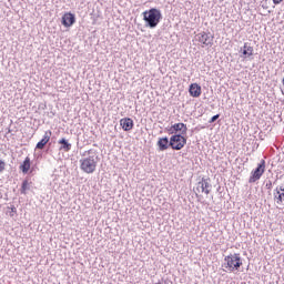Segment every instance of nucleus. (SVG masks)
Wrapping results in <instances>:
<instances>
[{"label": "nucleus", "instance_id": "1", "mask_svg": "<svg viewBox=\"0 0 284 284\" xmlns=\"http://www.w3.org/2000/svg\"><path fill=\"white\" fill-rule=\"evenodd\" d=\"M87 154H89L88 158L80 160V169L85 174H94V172H97V165L100 161L98 152L91 149L87 151Z\"/></svg>", "mask_w": 284, "mask_h": 284}, {"label": "nucleus", "instance_id": "2", "mask_svg": "<svg viewBox=\"0 0 284 284\" xmlns=\"http://www.w3.org/2000/svg\"><path fill=\"white\" fill-rule=\"evenodd\" d=\"M143 21L145 23V28H150L154 30L159 23H161V19H163V14L156 8H151L142 13Z\"/></svg>", "mask_w": 284, "mask_h": 284}, {"label": "nucleus", "instance_id": "3", "mask_svg": "<svg viewBox=\"0 0 284 284\" xmlns=\"http://www.w3.org/2000/svg\"><path fill=\"white\" fill-rule=\"evenodd\" d=\"M243 265V260L241 258L240 253L230 254L224 257V263L222 267H225L229 272H239Z\"/></svg>", "mask_w": 284, "mask_h": 284}, {"label": "nucleus", "instance_id": "4", "mask_svg": "<svg viewBox=\"0 0 284 284\" xmlns=\"http://www.w3.org/2000/svg\"><path fill=\"white\" fill-rule=\"evenodd\" d=\"M170 145L172 150H183L187 145V138L182 134H173L170 138Z\"/></svg>", "mask_w": 284, "mask_h": 284}, {"label": "nucleus", "instance_id": "5", "mask_svg": "<svg viewBox=\"0 0 284 284\" xmlns=\"http://www.w3.org/2000/svg\"><path fill=\"white\" fill-rule=\"evenodd\" d=\"M263 174H265V160H261L255 170L251 172L248 183H256V181L261 180V176H263Z\"/></svg>", "mask_w": 284, "mask_h": 284}, {"label": "nucleus", "instance_id": "6", "mask_svg": "<svg viewBox=\"0 0 284 284\" xmlns=\"http://www.w3.org/2000/svg\"><path fill=\"white\" fill-rule=\"evenodd\" d=\"M169 134H181L182 136L187 135V124L180 122L171 125L170 129H166Z\"/></svg>", "mask_w": 284, "mask_h": 284}, {"label": "nucleus", "instance_id": "7", "mask_svg": "<svg viewBox=\"0 0 284 284\" xmlns=\"http://www.w3.org/2000/svg\"><path fill=\"white\" fill-rule=\"evenodd\" d=\"M197 41L200 43H203V45H207L209 48H212L214 45V36L211 33H206L205 31L196 34Z\"/></svg>", "mask_w": 284, "mask_h": 284}, {"label": "nucleus", "instance_id": "8", "mask_svg": "<svg viewBox=\"0 0 284 284\" xmlns=\"http://www.w3.org/2000/svg\"><path fill=\"white\" fill-rule=\"evenodd\" d=\"M77 23V16L72 12H67L61 18V24L64 28H72V24Z\"/></svg>", "mask_w": 284, "mask_h": 284}, {"label": "nucleus", "instance_id": "9", "mask_svg": "<svg viewBox=\"0 0 284 284\" xmlns=\"http://www.w3.org/2000/svg\"><path fill=\"white\" fill-rule=\"evenodd\" d=\"M210 187H212V184H210V178H202V181L197 183L196 190L197 192H205L206 194H210Z\"/></svg>", "mask_w": 284, "mask_h": 284}, {"label": "nucleus", "instance_id": "10", "mask_svg": "<svg viewBox=\"0 0 284 284\" xmlns=\"http://www.w3.org/2000/svg\"><path fill=\"white\" fill-rule=\"evenodd\" d=\"M50 136H52V131H45L43 139L37 143L36 150H44L45 145L50 142Z\"/></svg>", "mask_w": 284, "mask_h": 284}, {"label": "nucleus", "instance_id": "11", "mask_svg": "<svg viewBox=\"0 0 284 284\" xmlns=\"http://www.w3.org/2000/svg\"><path fill=\"white\" fill-rule=\"evenodd\" d=\"M120 125L124 132H130L134 128V120L131 118H123L120 120Z\"/></svg>", "mask_w": 284, "mask_h": 284}, {"label": "nucleus", "instance_id": "12", "mask_svg": "<svg viewBox=\"0 0 284 284\" xmlns=\"http://www.w3.org/2000/svg\"><path fill=\"white\" fill-rule=\"evenodd\" d=\"M156 145H158V150L160 152H165V150H168L169 148H171L170 145V139L168 136H164V138H159L158 142H156Z\"/></svg>", "mask_w": 284, "mask_h": 284}, {"label": "nucleus", "instance_id": "13", "mask_svg": "<svg viewBox=\"0 0 284 284\" xmlns=\"http://www.w3.org/2000/svg\"><path fill=\"white\" fill-rule=\"evenodd\" d=\"M241 52L244 59H250V57H254V47H251V44L246 42L243 48H241Z\"/></svg>", "mask_w": 284, "mask_h": 284}, {"label": "nucleus", "instance_id": "14", "mask_svg": "<svg viewBox=\"0 0 284 284\" xmlns=\"http://www.w3.org/2000/svg\"><path fill=\"white\" fill-rule=\"evenodd\" d=\"M189 94L194 99H199V97H201V85H199L197 83H192L189 87Z\"/></svg>", "mask_w": 284, "mask_h": 284}, {"label": "nucleus", "instance_id": "15", "mask_svg": "<svg viewBox=\"0 0 284 284\" xmlns=\"http://www.w3.org/2000/svg\"><path fill=\"white\" fill-rule=\"evenodd\" d=\"M273 199L277 205H284V192L275 189L273 192Z\"/></svg>", "mask_w": 284, "mask_h": 284}, {"label": "nucleus", "instance_id": "16", "mask_svg": "<svg viewBox=\"0 0 284 284\" xmlns=\"http://www.w3.org/2000/svg\"><path fill=\"white\" fill-rule=\"evenodd\" d=\"M60 145V150H63V152H70L72 150V144L65 140V138H62L58 141Z\"/></svg>", "mask_w": 284, "mask_h": 284}, {"label": "nucleus", "instance_id": "17", "mask_svg": "<svg viewBox=\"0 0 284 284\" xmlns=\"http://www.w3.org/2000/svg\"><path fill=\"white\" fill-rule=\"evenodd\" d=\"M30 158L27 156L24 161L20 164V170L22 171V174H28V172H30Z\"/></svg>", "mask_w": 284, "mask_h": 284}, {"label": "nucleus", "instance_id": "18", "mask_svg": "<svg viewBox=\"0 0 284 284\" xmlns=\"http://www.w3.org/2000/svg\"><path fill=\"white\" fill-rule=\"evenodd\" d=\"M28 190H30V182L28 180H23L20 189L21 194H27Z\"/></svg>", "mask_w": 284, "mask_h": 284}, {"label": "nucleus", "instance_id": "19", "mask_svg": "<svg viewBox=\"0 0 284 284\" xmlns=\"http://www.w3.org/2000/svg\"><path fill=\"white\" fill-rule=\"evenodd\" d=\"M220 118H221V114H215L210 119L209 123H216V121H219Z\"/></svg>", "mask_w": 284, "mask_h": 284}, {"label": "nucleus", "instance_id": "20", "mask_svg": "<svg viewBox=\"0 0 284 284\" xmlns=\"http://www.w3.org/2000/svg\"><path fill=\"white\" fill-rule=\"evenodd\" d=\"M3 170H6V162H3V160H0V173L3 172Z\"/></svg>", "mask_w": 284, "mask_h": 284}, {"label": "nucleus", "instance_id": "21", "mask_svg": "<svg viewBox=\"0 0 284 284\" xmlns=\"http://www.w3.org/2000/svg\"><path fill=\"white\" fill-rule=\"evenodd\" d=\"M266 190H272V181H267L265 184Z\"/></svg>", "mask_w": 284, "mask_h": 284}, {"label": "nucleus", "instance_id": "22", "mask_svg": "<svg viewBox=\"0 0 284 284\" xmlns=\"http://www.w3.org/2000/svg\"><path fill=\"white\" fill-rule=\"evenodd\" d=\"M156 284H172V282L162 278V280H161L160 282H158Z\"/></svg>", "mask_w": 284, "mask_h": 284}, {"label": "nucleus", "instance_id": "23", "mask_svg": "<svg viewBox=\"0 0 284 284\" xmlns=\"http://www.w3.org/2000/svg\"><path fill=\"white\" fill-rule=\"evenodd\" d=\"M283 0H273L274 6H278V3H282Z\"/></svg>", "mask_w": 284, "mask_h": 284}, {"label": "nucleus", "instance_id": "24", "mask_svg": "<svg viewBox=\"0 0 284 284\" xmlns=\"http://www.w3.org/2000/svg\"><path fill=\"white\" fill-rule=\"evenodd\" d=\"M275 190H280L281 192H284V184H283V185L277 186Z\"/></svg>", "mask_w": 284, "mask_h": 284}, {"label": "nucleus", "instance_id": "25", "mask_svg": "<svg viewBox=\"0 0 284 284\" xmlns=\"http://www.w3.org/2000/svg\"><path fill=\"white\" fill-rule=\"evenodd\" d=\"M11 212H12L13 214H17V207H16V206H11Z\"/></svg>", "mask_w": 284, "mask_h": 284}, {"label": "nucleus", "instance_id": "26", "mask_svg": "<svg viewBox=\"0 0 284 284\" xmlns=\"http://www.w3.org/2000/svg\"><path fill=\"white\" fill-rule=\"evenodd\" d=\"M195 196H196L197 201H201V195L199 193H195Z\"/></svg>", "mask_w": 284, "mask_h": 284}, {"label": "nucleus", "instance_id": "27", "mask_svg": "<svg viewBox=\"0 0 284 284\" xmlns=\"http://www.w3.org/2000/svg\"><path fill=\"white\" fill-rule=\"evenodd\" d=\"M8 132L10 133V132H12V130H10V129H9V131H8Z\"/></svg>", "mask_w": 284, "mask_h": 284}, {"label": "nucleus", "instance_id": "28", "mask_svg": "<svg viewBox=\"0 0 284 284\" xmlns=\"http://www.w3.org/2000/svg\"><path fill=\"white\" fill-rule=\"evenodd\" d=\"M282 94L284 95V92L282 91Z\"/></svg>", "mask_w": 284, "mask_h": 284}]
</instances>
